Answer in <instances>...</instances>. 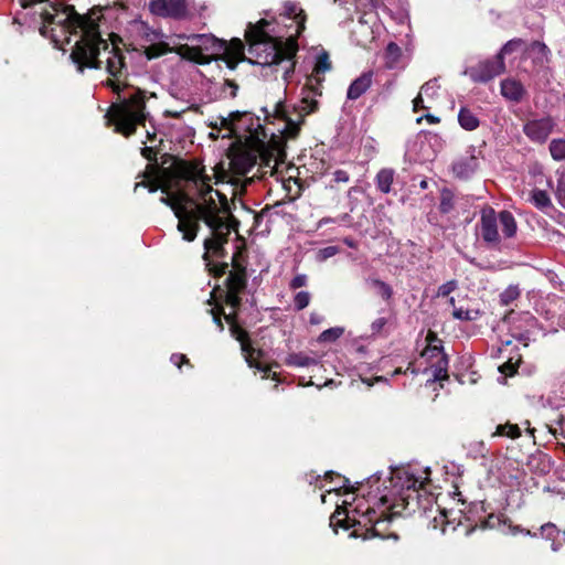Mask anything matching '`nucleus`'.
Masks as SVG:
<instances>
[{
  "label": "nucleus",
  "instance_id": "f257e3e1",
  "mask_svg": "<svg viewBox=\"0 0 565 565\" xmlns=\"http://www.w3.org/2000/svg\"><path fill=\"white\" fill-rule=\"evenodd\" d=\"M41 12L42 36L51 39L56 46L70 43V35H79L71 53L73 63L79 72L84 68H100L103 64L107 73L114 77L107 85L118 95L106 117L115 126V131L129 137L136 132L137 126H146L149 113L146 110V94L139 88H127L124 92L121 79L126 77L125 55L115 42L108 43L99 32V14L92 10L87 14L76 12L74 6L62 3L49 4Z\"/></svg>",
  "mask_w": 565,
  "mask_h": 565
},
{
  "label": "nucleus",
  "instance_id": "f03ea898",
  "mask_svg": "<svg viewBox=\"0 0 565 565\" xmlns=\"http://www.w3.org/2000/svg\"><path fill=\"white\" fill-rule=\"evenodd\" d=\"M212 177L205 171L200 161H182L175 169V180L169 185L160 186L164 193L160 201L170 206L178 218L177 230L182 234V239L193 242L203 222L210 231L204 239L203 259L205 266L214 276H223L227 273L226 262H214L225 257L224 245L231 233L227 222L230 214L228 201L225 194L213 189ZM148 188L149 192H156L159 185L152 182L141 181L135 185Z\"/></svg>",
  "mask_w": 565,
  "mask_h": 565
},
{
  "label": "nucleus",
  "instance_id": "7ed1b4c3",
  "mask_svg": "<svg viewBox=\"0 0 565 565\" xmlns=\"http://www.w3.org/2000/svg\"><path fill=\"white\" fill-rule=\"evenodd\" d=\"M425 477L418 476L412 467L392 469L385 478L375 473L367 478L369 491L364 508L359 502L352 510L338 507L330 518V526L349 529L362 525L372 535H379L377 526L386 522V512L395 508L408 509L419 500V488L428 481L429 470L424 471Z\"/></svg>",
  "mask_w": 565,
  "mask_h": 565
},
{
  "label": "nucleus",
  "instance_id": "20e7f679",
  "mask_svg": "<svg viewBox=\"0 0 565 565\" xmlns=\"http://www.w3.org/2000/svg\"><path fill=\"white\" fill-rule=\"evenodd\" d=\"M281 15L292 22L294 33L284 35H271L266 26L269 23L265 20L259 21L246 32V39L249 43L248 53L252 56L248 61L252 64L276 67L282 72L284 81H288L294 73V57L298 51L297 36L305 29V15L302 10L294 2L284 3Z\"/></svg>",
  "mask_w": 565,
  "mask_h": 565
},
{
  "label": "nucleus",
  "instance_id": "39448f33",
  "mask_svg": "<svg viewBox=\"0 0 565 565\" xmlns=\"http://www.w3.org/2000/svg\"><path fill=\"white\" fill-rule=\"evenodd\" d=\"M178 39L185 40L186 43L179 44L177 53L198 64H209L213 60H222L228 68L234 70L239 62L246 60L244 43L239 39L226 42L213 34H180Z\"/></svg>",
  "mask_w": 565,
  "mask_h": 565
},
{
  "label": "nucleus",
  "instance_id": "423d86ee",
  "mask_svg": "<svg viewBox=\"0 0 565 565\" xmlns=\"http://www.w3.org/2000/svg\"><path fill=\"white\" fill-rule=\"evenodd\" d=\"M247 282L246 260L241 252H236L232 256V270H230L226 278V303L233 309L232 312L224 315L226 321L230 323V331L241 343L242 351L245 353V360L249 366L253 363V349L248 339L247 332L239 327L235 321V310L241 305V292L245 289Z\"/></svg>",
  "mask_w": 565,
  "mask_h": 565
},
{
  "label": "nucleus",
  "instance_id": "0eeeda50",
  "mask_svg": "<svg viewBox=\"0 0 565 565\" xmlns=\"http://www.w3.org/2000/svg\"><path fill=\"white\" fill-rule=\"evenodd\" d=\"M499 224L505 237H513L516 233V222L512 213L501 211L498 215L492 207H484L481 211L480 235L488 244L500 242Z\"/></svg>",
  "mask_w": 565,
  "mask_h": 565
},
{
  "label": "nucleus",
  "instance_id": "6e6552de",
  "mask_svg": "<svg viewBox=\"0 0 565 565\" xmlns=\"http://www.w3.org/2000/svg\"><path fill=\"white\" fill-rule=\"evenodd\" d=\"M257 156L250 151H242L235 153L230 161V170L226 171L222 167H214V179L215 184L220 182H231L236 184L238 177L247 174L256 164Z\"/></svg>",
  "mask_w": 565,
  "mask_h": 565
},
{
  "label": "nucleus",
  "instance_id": "1a4fd4ad",
  "mask_svg": "<svg viewBox=\"0 0 565 565\" xmlns=\"http://www.w3.org/2000/svg\"><path fill=\"white\" fill-rule=\"evenodd\" d=\"M226 126L234 134L247 132L244 137L250 140H259L260 136L265 137L264 129L259 124V118L254 117L252 113H231L227 118L223 120Z\"/></svg>",
  "mask_w": 565,
  "mask_h": 565
},
{
  "label": "nucleus",
  "instance_id": "9d476101",
  "mask_svg": "<svg viewBox=\"0 0 565 565\" xmlns=\"http://www.w3.org/2000/svg\"><path fill=\"white\" fill-rule=\"evenodd\" d=\"M302 104H305L301 108L305 113H297V117L292 118L289 114L288 107L282 103H277L275 106V115L278 118L285 120V127L282 134L286 138H295L297 137L300 126L303 121V115L312 113L317 107V102L311 100L308 103L307 98L302 99Z\"/></svg>",
  "mask_w": 565,
  "mask_h": 565
},
{
  "label": "nucleus",
  "instance_id": "9b49d317",
  "mask_svg": "<svg viewBox=\"0 0 565 565\" xmlns=\"http://www.w3.org/2000/svg\"><path fill=\"white\" fill-rule=\"evenodd\" d=\"M135 28L146 42L150 44L145 46V54L148 60L159 57L170 51L169 44L161 41L162 34L154 30H151L143 22H136Z\"/></svg>",
  "mask_w": 565,
  "mask_h": 565
},
{
  "label": "nucleus",
  "instance_id": "f8f14e48",
  "mask_svg": "<svg viewBox=\"0 0 565 565\" xmlns=\"http://www.w3.org/2000/svg\"><path fill=\"white\" fill-rule=\"evenodd\" d=\"M555 125V120L551 116L535 117L524 124L523 132L532 142L544 143Z\"/></svg>",
  "mask_w": 565,
  "mask_h": 565
},
{
  "label": "nucleus",
  "instance_id": "ddd939ff",
  "mask_svg": "<svg viewBox=\"0 0 565 565\" xmlns=\"http://www.w3.org/2000/svg\"><path fill=\"white\" fill-rule=\"evenodd\" d=\"M150 10L161 17L181 18L185 14L186 7L184 0H152Z\"/></svg>",
  "mask_w": 565,
  "mask_h": 565
},
{
  "label": "nucleus",
  "instance_id": "4468645a",
  "mask_svg": "<svg viewBox=\"0 0 565 565\" xmlns=\"http://www.w3.org/2000/svg\"><path fill=\"white\" fill-rule=\"evenodd\" d=\"M422 356L427 360L436 359V363L433 365V376L435 381L443 380L447 376L448 362L440 345L433 344L430 341L427 348L423 351Z\"/></svg>",
  "mask_w": 565,
  "mask_h": 565
},
{
  "label": "nucleus",
  "instance_id": "2eb2a0df",
  "mask_svg": "<svg viewBox=\"0 0 565 565\" xmlns=\"http://www.w3.org/2000/svg\"><path fill=\"white\" fill-rule=\"evenodd\" d=\"M503 57L501 54H498L495 58L480 63L472 76L476 82L486 83L503 73Z\"/></svg>",
  "mask_w": 565,
  "mask_h": 565
},
{
  "label": "nucleus",
  "instance_id": "dca6fc26",
  "mask_svg": "<svg viewBox=\"0 0 565 565\" xmlns=\"http://www.w3.org/2000/svg\"><path fill=\"white\" fill-rule=\"evenodd\" d=\"M478 169V159L475 156L460 158L452 164V173L456 178L467 180L473 175Z\"/></svg>",
  "mask_w": 565,
  "mask_h": 565
},
{
  "label": "nucleus",
  "instance_id": "f3484780",
  "mask_svg": "<svg viewBox=\"0 0 565 565\" xmlns=\"http://www.w3.org/2000/svg\"><path fill=\"white\" fill-rule=\"evenodd\" d=\"M373 78V72H364L358 78H355L348 88L347 96L349 99H358L361 97L371 86Z\"/></svg>",
  "mask_w": 565,
  "mask_h": 565
},
{
  "label": "nucleus",
  "instance_id": "a211bd4d",
  "mask_svg": "<svg viewBox=\"0 0 565 565\" xmlns=\"http://www.w3.org/2000/svg\"><path fill=\"white\" fill-rule=\"evenodd\" d=\"M384 61L385 66L390 70L403 67L405 65L402 49L395 42H390L386 45L384 51Z\"/></svg>",
  "mask_w": 565,
  "mask_h": 565
},
{
  "label": "nucleus",
  "instance_id": "6ab92c4d",
  "mask_svg": "<svg viewBox=\"0 0 565 565\" xmlns=\"http://www.w3.org/2000/svg\"><path fill=\"white\" fill-rule=\"evenodd\" d=\"M501 94L507 99L519 103L523 98L525 89L516 79H504L501 83Z\"/></svg>",
  "mask_w": 565,
  "mask_h": 565
},
{
  "label": "nucleus",
  "instance_id": "aec40b11",
  "mask_svg": "<svg viewBox=\"0 0 565 565\" xmlns=\"http://www.w3.org/2000/svg\"><path fill=\"white\" fill-rule=\"evenodd\" d=\"M458 122L462 129L468 131L476 130L480 125L479 118L468 107L460 108L458 113Z\"/></svg>",
  "mask_w": 565,
  "mask_h": 565
},
{
  "label": "nucleus",
  "instance_id": "412c9836",
  "mask_svg": "<svg viewBox=\"0 0 565 565\" xmlns=\"http://www.w3.org/2000/svg\"><path fill=\"white\" fill-rule=\"evenodd\" d=\"M530 202L539 210L546 211L552 207V201L548 193L542 189H533L530 193Z\"/></svg>",
  "mask_w": 565,
  "mask_h": 565
},
{
  "label": "nucleus",
  "instance_id": "4be33fe9",
  "mask_svg": "<svg viewBox=\"0 0 565 565\" xmlns=\"http://www.w3.org/2000/svg\"><path fill=\"white\" fill-rule=\"evenodd\" d=\"M394 180V170L393 169H382L377 172L375 177V183L377 189L382 193H388L391 191V185Z\"/></svg>",
  "mask_w": 565,
  "mask_h": 565
},
{
  "label": "nucleus",
  "instance_id": "5701e85b",
  "mask_svg": "<svg viewBox=\"0 0 565 565\" xmlns=\"http://www.w3.org/2000/svg\"><path fill=\"white\" fill-rule=\"evenodd\" d=\"M540 533H541L542 537H544L545 540L552 541L551 547L554 552L559 551L561 543L556 542V539L559 535V530L557 529V526L554 523L548 522V523L543 524L540 527Z\"/></svg>",
  "mask_w": 565,
  "mask_h": 565
},
{
  "label": "nucleus",
  "instance_id": "b1692460",
  "mask_svg": "<svg viewBox=\"0 0 565 565\" xmlns=\"http://www.w3.org/2000/svg\"><path fill=\"white\" fill-rule=\"evenodd\" d=\"M316 363L317 361L313 358H310L303 353H292L289 354L286 359V364L290 366L305 367Z\"/></svg>",
  "mask_w": 565,
  "mask_h": 565
},
{
  "label": "nucleus",
  "instance_id": "393cba45",
  "mask_svg": "<svg viewBox=\"0 0 565 565\" xmlns=\"http://www.w3.org/2000/svg\"><path fill=\"white\" fill-rule=\"evenodd\" d=\"M366 282L376 289L377 294L384 299L390 300L393 296L392 287L377 278H367Z\"/></svg>",
  "mask_w": 565,
  "mask_h": 565
},
{
  "label": "nucleus",
  "instance_id": "a878e982",
  "mask_svg": "<svg viewBox=\"0 0 565 565\" xmlns=\"http://www.w3.org/2000/svg\"><path fill=\"white\" fill-rule=\"evenodd\" d=\"M455 207V195L449 190H443L440 194L439 211L443 214L450 213Z\"/></svg>",
  "mask_w": 565,
  "mask_h": 565
},
{
  "label": "nucleus",
  "instance_id": "bb28decb",
  "mask_svg": "<svg viewBox=\"0 0 565 565\" xmlns=\"http://www.w3.org/2000/svg\"><path fill=\"white\" fill-rule=\"evenodd\" d=\"M521 430L518 425L514 424H504L498 425L493 436H507L512 439L520 437Z\"/></svg>",
  "mask_w": 565,
  "mask_h": 565
},
{
  "label": "nucleus",
  "instance_id": "cd10ccee",
  "mask_svg": "<svg viewBox=\"0 0 565 565\" xmlns=\"http://www.w3.org/2000/svg\"><path fill=\"white\" fill-rule=\"evenodd\" d=\"M428 511L430 513L433 512H436L438 513V515H434L433 518V521H431V526L434 529H440L441 532H446V524H447V521H446V518H447V514H446V511L444 510H440V508L437 505V507H434L433 504L430 505V508L428 509Z\"/></svg>",
  "mask_w": 565,
  "mask_h": 565
},
{
  "label": "nucleus",
  "instance_id": "c85d7f7f",
  "mask_svg": "<svg viewBox=\"0 0 565 565\" xmlns=\"http://www.w3.org/2000/svg\"><path fill=\"white\" fill-rule=\"evenodd\" d=\"M550 152L554 160H565V139H553L550 143Z\"/></svg>",
  "mask_w": 565,
  "mask_h": 565
},
{
  "label": "nucleus",
  "instance_id": "c756f323",
  "mask_svg": "<svg viewBox=\"0 0 565 565\" xmlns=\"http://www.w3.org/2000/svg\"><path fill=\"white\" fill-rule=\"evenodd\" d=\"M452 317L460 321H473L480 317V311L478 309L455 308Z\"/></svg>",
  "mask_w": 565,
  "mask_h": 565
},
{
  "label": "nucleus",
  "instance_id": "7c9ffc66",
  "mask_svg": "<svg viewBox=\"0 0 565 565\" xmlns=\"http://www.w3.org/2000/svg\"><path fill=\"white\" fill-rule=\"evenodd\" d=\"M343 332H344L343 328H340V327L330 328V329L324 330L320 334L319 340L322 342L335 341L343 334Z\"/></svg>",
  "mask_w": 565,
  "mask_h": 565
},
{
  "label": "nucleus",
  "instance_id": "2f4dec72",
  "mask_svg": "<svg viewBox=\"0 0 565 565\" xmlns=\"http://www.w3.org/2000/svg\"><path fill=\"white\" fill-rule=\"evenodd\" d=\"M438 89H439V85L437 83V79L434 78V79L426 82L420 87L419 95L420 96L426 95L429 98H434L435 96H437Z\"/></svg>",
  "mask_w": 565,
  "mask_h": 565
},
{
  "label": "nucleus",
  "instance_id": "473e14b6",
  "mask_svg": "<svg viewBox=\"0 0 565 565\" xmlns=\"http://www.w3.org/2000/svg\"><path fill=\"white\" fill-rule=\"evenodd\" d=\"M339 253L340 248L338 246H327L318 250L316 258L318 262H324Z\"/></svg>",
  "mask_w": 565,
  "mask_h": 565
},
{
  "label": "nucleus",
  "instance_id": "72a5a7b5",
  "mask_svg": "<svg viewBox=\"0 0 565 565\" xmlns=\"http://www.w3.org/2000/svg\"><path fill=\"white\" fill-rule=\"evenodd\" d=\"M311 296L308 291H299L294 298V305L297 310H302L308 307Z\"/></svg>",
  "mask_w": 565,
  "mask_h": 565
},
{
  "label": "nucleus",
  "instance_id": "f704fd0d",
  "mask_svg": "<svg viewBox=\"0 0 565 565\" xmlns=\"http://www.w3.org/2000/svg\"><path fill=\"white\" fill-rule=\"evenodd\" d=\"M330 68H331V64L329 62V56L327 53L323 52L317 57V63L315 65V72L317 74L324 73V72L329 71Z\"/></svg>",
  "mask_w": 565,
  "mask_h": 565
},
{
  "label": "nucleus",
  "instance_id": "c9c22d12",
  "mask_svg": "<svg viewBox=\"0 0 565 565\" xmlns=\"http://www.w3.org/2000/svg\"><path fill=\"white\" fill-rule=\"evenodd\" d=\"M555 195L558 203L565 209V173H562L557 179Z\"/></svg>",
  "mask_w": 565,
  "mask_h": 565
},
{
  "label": "nucleus",
  "instance_id": "e433bc0d",
  "mask_svg": "<svg viewBox=\"0 0 565 565\" xmlns=\"http://www.w3.org/2000/svg\"><path fill=\"white\" fill-rule=\"evenodd\" d=\"M531 52L536 54L537 60L543 61L547 57L550 50L544 43L535 41L531 44Z\"/></svg>",
  "mask_w": 565,
  "mask_h": 565
},
{
  "label": "nucleus",
  "instance_id": "4c0bfd02",
  "mask_svg": "<svg viewBox=\"0 0 565 565\" xmlns=\"http://www.w3.org/2000/svg\"><path fill=\"white\" fill-rule=\"evenodd\" d=\"M457 288H458L457 280H455V279L449 280V281L443 284L441 286H439L438 291H437V296L438 297H447L452 291H455Z\"/></svg>",
  "mask_w": 565,
  "mask_h": 565
},
{
  "label": "nucleus",
  "instance_id": "58836bf2",
  "mask_svg": "<svg viewBox=\"0 0 565 565\" xmlns=\"http://www.w3.org/2000/svg\"><path fill=\"white\" fill-rule=\"evenodd\" d=\"M523 44L524 42L521 39L510 40L503 45L499 54H501V56L504 54H510L521 47Z\"/></svg>",
  "mask_w": 565,
  "mask_h": 565
},
{
  "label": "nucleus",
  "instance_id": "ea45409f",
  "mask_svg": "<svg viewBox=\"0 0 565 565\" xmlns=\"http://www.w3.org/2000/svg\"><path fill=\"white\" fill-rule=\"evenodd\" d=\"M518 296H519V291L516 288H508L500 296L501 302L504 305H508L512 300H514Z\"/></svg>",
  "mask_w": 565,
  "mask_h": 565
},
{
  "label": "nucleus",
  "instance_id": "a19ab883",
  "mask_svg": "<svg viewBox=\"0 0 565 565\" xmlns=\"http://www.w3.org/2000/svg\"><path fill=\"white\" fill-rule=\"evenodd\" d=\"M307 281H308L307 276L303 274H299L291 279L289 286L291 289H298V288L306 286Z\"/></svg>",
  "mask_w": 565,
  "mask_h": 565
},
{
  "label": "nucleus",
  "instance_id": "79ce46f5",
  "mask_svg": "<svg viewBox=\"0 0 565 565\" xmlns=\"http://www.w3.org/2000/svg\"><path fill=\"white\" fill-rule=\"evenodd\" d=\"M333 179L337 183H347L350 181V175L347 171L338 169L333 172Z\"/></svg>",
  "mask_w": 565,
  "mask_h": 565
},
{
  "label": "nucleus",
  "instance_id": "37998d69",
  "mask_svg": "<svg viewBox=\"0 0 565 565\" xmlns=\"http://www.w3.org/2000/svg\"><path fill=\"white\" fill-rule=\"evenodd\" d=\"M238 86L231 81H226L224 84L223 93L225 95H228L230 97H235L237 93Z\"/></svg>",
  "mask_w": 565,
  "mask_h": 565
},
{
  "label": "nucleus",
  "instance_id": "c03bdc74",
  "mask_svg": "<svg viewBox=\"0 0 565 565\" xmlns=\"http://www.w3.org/2000/svg\"><path fill=\"white\" fill-rule=\"evenodd\" d=\"M499 371L503 374L512 375L515 372V364L508 361L499 366Z\"/></svg>",
  "mask_w": 565,
  "mask_h": 565
},
{
  "label": "nucleus",
  "instance_id": "a18cd8bd",
  "mask_svg": "<svg viewBox=\"0 0 565 565\" xmlns=\"http://www.w3.org/2000/svg\"><path fill=\"white\" fill-rule=\"evenodd\" d=\"M141 154L148 160H156V151L152 145L143 147L141 149Z\"/></svg>",
  "mask_w": 565,
  "mask_h": 565
},
{
  "label": "nucleus",
  "instance_id": "49530a36",
  "mask_svg": "<svg viewBox=\"0 0 565 565\" xmlns=\"http://www.w3.org/2000/svg\"><path fill=\"white\" fill-rule=\"evenodd\" d=\"M385 324H386V319L385 318H377L376 320H374L372 322V326H371L372 331L373 332H380Z\"/></svg>",
  "mask_w": 565,
  "mask_h": 565
},
{
  "label": "nucleus",
  "instance_id": "de8ad7c7",
  "mask_svg": "<svg viewBox=\"0 0 565 565\" xmlns=\"http://www.w3.org/2000/svg\"><path fill=\"white\" fill-rule=\"evenodd\" d=\"M413 108H414V111H418L419 109L427 108V107L424 105L423 96H420L419 94H418V95L415 97V99L413 100Z\"/></svg>",
  "mask_w": 565,
  "mask_h": 565
},
{
  "label": "nucleus",
  "instance_id": "09e8293b",
  "mask_svg": "<svg viewBox=\"0 0 565 565\" xmlns=\"http://www.w3.org/2000/svg\"><path fill=\"white\" fill-rule=\"evenodd\" d=\"M171 362L180 367L183 362H188V359L184 354H172Z\"/></svg>",
  "mask_w": 565,
  "mask_h": 565
},
{
  "label": "nucleus",
  "instance_id": "8fccbe9b",
  "mask_svg": "<svg viewBox=\"0 0 565 565\" xmlns=\"http://www.w3.org/2000/svg\"><path fill=\"white\" fill-rule=\"evenodd\" d=\"M211 313L213 316L214 323L218 327V330L223 331L224 327L222 323L221 315L215 309H211Z\"/></svg>",
  "mask_w": 565,
  "mask_h": 565
},
{
  "label": "nucleus",
  "instance_id": "3c124183",
  "mask_svg": "<svg viewBox=\"0 0 565 565\" xmlns=\"http://www.w3.org/2000/svg\"><path fill=\"white\" fill-rule=\"evenodd\" d=\"M424 118L429 122V124H438L439 122V118L434 116V115H430V114H427L424 116ZM423 119V117L418 118L417 119V122H420Z\"/></svg>",
  "mask_w": 565,
  "mask_h": 565
},
{
  "label": "nucleus",
  "instance_id": "603ef678",
  "mask_svg": "<svg viewBox=\"0 0 565 565\" xmlns=\"http://www.w3.org/2000/svg\"><path fill=\"white\" fill-rule=\"evenodd\" d=\"M147 139L150 143H154L157 141V130L152 127V130L147 129Z\"/></svg>",
  "mask_w": 565,
  "mask_h": 565
},
{
  "label": "nucleus",
  "instance_id": "864d4df0",
  "mask_svg": "<svg viewBox=\"0 0 565 565\" xmlns=\"http://www.w3.org/2000/svg\"><path fill=\"white\" fill-rule=\"evenodd\" d=\"M310 322H311L312 324H317V323H319V322H320V317H319L318 315H316V313H311V316H310Z\"/></svg>",
  "mask_w": 565,
  "mask_h": 565
},
{
  "label": "nucleus",
  "instance_id": "5fc2aeb1",
  "mask_svg": "<svg viewBox=\"0 0 565 565\" xmlns=\"http://www.w3.org/2000/svg\"><path fill=\"white\" fill-rule=\"evenodd\" d=\"M331 222H333V220H332V218H330V217H324V218H321V220L319 221L318 226H319V227H321L322 225L328 224V223H331Z\"/></svg>",
  "mask_w": 565,
  "mask_h": 565
},
{
  "label": "nucleus",
  "instance_id": "6e6d98bb",
  "mask_svg": "<svg viewBox=\"0 0 565 565\" xmlns=\"http://www.w3.org/2000/svg\"><path fill=\"white\" fill-rule=\"evenodd\" d=\"M344 243L349 246V247H355V244L352 239L350 238H345L344 239Z\"/></svg>",
  "mask_w": 565,
  "mask_h": 565
},
{
  "label": "nucleus",
  "instance_id": "4d7b16f0",
  "mask_svg": "<svg viewBox=\"0 0 565 565\" xmlns=\"http://www.w3.org/2000/svg\"><path fill=\"white\" fill-rule=\"evenodd\" d=\"M520 532H521V533H523V534H525V535L536 536V533H533V534H532L530 530H521Z\"/></svg>",
  "mask_w": 565,
  "mask_h": 565
},
{
  "label": "nucleus",
  "instance_id": "13d9d810",
  "mask_svg": "<svg viewBox=\"0 0 565 565\" xmlns=\"http://www.w3.org/2000/svg\"><path fill=\"white\" fill-rule=\"evenodd\" d=\"M455 302H456L455 298H454V297H451V298L449 299V303H450V306H452V307H454V309L456 308V307H455Z\"/></svg>",
  "mask_w": 565,
  "mask_h": 565
},
{
  "label": "nucleus",
  "instance_id": "bf43d9fd",
  "mask_svg": "<svg viewBox=\"0 0 565 565\" xmlns=\"http://www.w3.org/2000/svg\"><path fill=\"white\" fill-rule=\"evenodd\" d=\"M430 338H433L435 340V335L433 333H428L427 340H430Z\"/></svg>",
  "mask_w": 565,
  "mask_h": 565
},
{
  "label": "nucleus",
  "instance_id": "052dcab7",
  "mask_svg": "<svg viewBox=\"0 0 565 565\" xmlns=\"http://www.w3.org/2000/svg\"><path fill=\"white\" fill-rule=\"evenodd\" d=\"M546 184H547L548 188H551L552 186V181L550 179H547L546 180Z\"/></svg>",
  "mask_w": 565,
  "mask_h": 565
},
{
  "label": "nucleus",
  "instance_id": "680f3d73",
  "mask_svg": "<svg viewBox=\"0 0 565 565\" xmlns=\"http://www.w3.org/2000/svg\"><path fill=\"white\" fill-rule=\"evenodd\" d=\"M420 186L425 189L427 186L426 181H422Z\"/></svg>",
  "mask_w": 565,
  "mask_h": 565
},
{
  "label": "nucleus",
  "instance_id": "e2e57ef3",
  "mask_svg": "<svg viewBox=\"0 0 565 565\" xmlns=\"http://www.w3.org/2000/svg\"><path fill=\"white\" fill-rule=\"evenodd\" d=\"M326 497H327V494H321V501L322 502H326Z\"/></svg>",
  "mask_w": 565,
  "mask_h": 565
},
{
  "label": "nucleus",
  "instance_id": "0e129e2a",
  "mask_svg": "<svg viewBox=\"0 0 565 565\" xmlns=\"http://www.w3.org/2000/svg\"><path fill=\"white\" fill-rule=\"evenodd\" d=\"M333 491H334V489H330V490H328L327 492L330 494V493H331V492H333Z\"/></svg>",
  "mask_w": 565,
  "mask_h": 565
},
{
  "label": "nucleus",
  "instance_id": "69168bd1",
  "mask_svg": "<svg viewBox=\"0 0 565 565\" xmlns=\"http://www.w3.org/2000/svg\"><path fill=\"white\" fill-rule=\"evenodd\" d=\"M564 536H565V530H564Z\"/></svg>",
  "mask_w": 565,
  "mask_h": 565
}]
</instances>
